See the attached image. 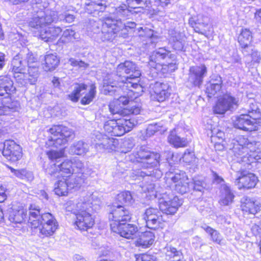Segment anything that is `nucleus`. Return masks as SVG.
<instances>
[{"label": "nucleus", "mask_w": 261, "mask_h": 261, "mask_svg": "<svg viewBox=\"0 0 261 261\" xmlns=\"http://www.w3.org/2000/svg\"><path fill=\"white\" fill-rule=\"evenodd\" d=\"M171 39L173 42V47L177 50H181L184 48V44L182 40V34L176 32L174 30L170 31Z\"/></svg>", "instance_id": "ea45409f"}, {"label": "nucleus", "mask_w": 261, "mask_h": 261, "mask_svg": "<svg viewBox=\"0 0 261 261\" xmlns=\"http://www.w3.org/2000/svg\"><path fill=\"white\" fill-rule=\"evenodd\" d=\"M171 60H168L167 62H165L161 67L160 69L163 70V72H172L174 71L177 68V66L175 62H171ZM173 61L174 60H171Z\"/></svg>", "instance_id": "603ef678"}, {"label": "nucleus", "mask_w": 261, "mask_h": 261, "mask_svg": "<svg viewBox=\"0 0 261 261\" xmlns=\"http://www.w3.org/2000/svg\"><path fill=\"white\" fill-rule=\"evenodd\" d=\"M166 130V127L164 126L162 122L158 123H153L148 125L146 129V134L149 136H151L155 133L160 132L161 133Z\"/></svg>", "instance_id": "a19ab883"}, {"label": "nucleus", "mask_w": 261, "mask_h": 261, "mask_svg": "<svg viewBox=\"0 0 261 261\" xmlns=\"http://www.w3.org/2000/svg\"><path fill=\"white\" fill-rule=\"evenodd\" d=\"M22 54V58L24 61L26 62V65H28V69L27 71L30 72L32 69L36 67L37 69V78L39 76V63L38 62V58L36 55L34 54L32 52H29L27 50H23L20 52Z\"/></svg>", "instance_id": "a878e982"}, {"label": "nucleus", "mask_w": 261, "mask_h": 261, "mask_svg": "<svg viewBox=\"0 0 261 261\" xmlns=\"http://www.w3.org/2000/svg\"><path fill=\"white\" fill-rule=\"evenodd\" d=\"M33 8H39L40 11L37 12L29 22V26L38 32L40 39L44 42H52L55 40L62 32L60 27H48L51 23L58 20L57 12L41 8L39 4L36 3Z\"/></svg>", "instance_id": "f257e3e1"}, {"label": "nucleus", "mask_w": 261, "mask_h": 261, "mask_svg": "<svg viewBox=\"0 0 261 261\" xmlns=\"http://www.w3.org/2000/svg\"><path fill=\"white\" fill-rule=\"evenodd\" d=\"M174 55L167 49L165 47L159 48L153 51L149 57L148 65L154 70H156L154 73H157V71L160 70V67L168 60H174Z\"/></svg>", "instance_id": "2eb2a0df"}, {"label": "nucleus", "mask_w": 261, "mask_h": 261, "mask_svg": "<svg viewBox=\"0 0 261 261\" xmlns=\"http://www.w3.org/2000/svg\"><path fill=\"white\" fill-rule=\"evenodd\" d=\"M10 170L16 176L20 179H24L25 177L30 178L31 180L33 178L32 173L27 172L25 170H15L12 168H10Z\"/></svg>", "instance_id": "3c124183"}, {"label": "nucleus", "mask_w": 261, "mask_h": 261, "mask_svg": "<svg viewBox=\"0 0 261 261\" xmlns=\"http://www.w3.org/2000/svg\"><path fill=\"white\" fill-rule=\"evenodd\" d=\"M243 100L244 102L246 103L248 114L258 117V119H261L260 113L254 99L252 97H249V95H247L244 97Z\"/></svg>", "instance_id": "473e14b6"}, {"label": "nucleus", "mask_w": 261, "mask_h": 261, "mask_svg": "<svg viewBox=\"0 0 261 261\" xmlns=\"http://www.w3.org/2000/svg\"><path fill=\"white\" fill-rule=\"evenodd\" d=\"M138 30L140 37H145L151 38L153 36V31L145 27L143 29L142 27H140Z\"/></svg>", "instance_id": "864d4df0"}, {"label": "nucleus", "mask_w": 261, "mask_h": 261, "mask_svg": "<svg viewBox=\"0 0 261 261\" xmlns=\"http://www.w3.org/2000/svg\"><path fill=\"white\" fill-rule=\"evenodd\" d=\"M134 154L136 162L139 163L142 168L152 169L147 172L141 171V176H143L142 173H144L147 176H152L156 178L162 176V171L156 168L159 164L160 155L159 153L151 152L148 147L142 146L136 149Z\"/></svg>", "instance_id": "0eeeda50"}, {"label": "nucleus", "mask_w": 261, "mask_h": 261, "mask_svg": "<svg viewBox=\"0 0 261 261\" xmlns=\"http://www.w3.org/2000/svg\"><path fill=\"white\" fill-rule=\"evenodd\" d=\"M69 188V182H67V179L63 178L55 184L54 192L58 196H65L68 193Z\"/></svg>", "instance_id": "f704fd0d"}, {"label": "nucleus", "mask_w": 261, "mask_h": 261, "mask_svg": "<svg viewBox=\"0 0 261 261\" xmlns=\"http://www.w3.org/2000/svg\"><path fill=\"white\" fill-rule=\"evenodd\" d=\"M116 207V205H115ZM115 210V222H117L118 233L126 239H133L138 232V226L133 224H126L123 222L130 219L129 212L122 205L118 204Z\"/></svg>", "instance_id": "1a4fd4ad"}, {"label": "nucleus", "mask_w": 261, "mask_h": 261, "mask_svg": "<svg viewBox=\"0 0 261 261\" xmlns=\"http://www.w3.org/2000/svg\"><path fill=\"white\" fill-rule=\"evenodd\" d=\"M103 0H87L85 3V10L89 14L93 16L99 15V13L103 12L106 6Z\"/></svg>", "instance_id": "5701e85b"}, {"label": "nucleus", "mask_w": 261, "mask_h": 261, "mask_svg": "<svg viewBox=\"0 0 261 261\" xmlns=\"http://www.w3.org/2000/svg\"><path fill=\"white\" fill-rule=\"evenodd\" d=\"M89 151V145L82 140L74 142L69 148V153L71 155L84 156Z\"/></svg>", "instance_id": "bb28decb"}, {"label": "nucleus", "mask_w": 261, "mask_h": 261, "mask_svg": "<svg viewBox=\"0 0 261 261\" xmlns=\"http://www.w3.org/2000/svg\"><path fill=\"white\" fill-rule=\"evenodd\" d=\"M136 261H155L150 255L142 254L136 255Z\"/></svg>", "instance_id": "e2e57ef3"}, {"label": "nucleus", "mask_w": 261, "mask_h": 261, "mask_svg": "<svg viewBox=\"0 0 261 261\" xmlns=\"http://www.w3.org/2000/svg\"><path fill=\"white\" fill-rule=\"evenodd\" d=\"M216 80L217 81V83H215L214 80H212L207 85L206 91L210 97L214 96L221 89L222 83L221 77L220 76L216 75Z\"/></svg>", "instance_id": "e433bc0d"}, {"label": "nucleus", "mask_w": 261, "mask_h": 261, "mask_svg": "<svg viewBox=\"0 0 261 261\" xmlns=\"http://www.w3.org/2000/svg\"><path fill=\"white\" fill-rule=\"evenodd\" d=\"M116 71L123 86L128 88L130 92L136 93L138 96L139 92L142 91V88L137 83L141 72L136 65L132 61H126L118 65Z\"/></svg>", "instance_id": "423d86ee"}, {"label": "nucleus", "mask_w": 261, "mask_h": 261, "mask_svg": "<svg viewBox=\"0 0 261 261\" xmlns=\"http://www.w3.org/2000/svg\"><path fill=\"white\" fill-rule=\"evenodd\" d=\"M201 227L211 237V239L213 242L219 245L221 244L223 238L217 230L206 224L202 225Z\"/></svg>", "instance_id": "58836bf2"}, {"label": "nucleus", "mask_w": 261, "mask_h": 261, "mask_svg": "<svg viewBox=\"0 0 261 261\" xmlns=\"http://www.w3.org/2000/svg\"><path fill=\"white\" fill-rule=\"evenodd\" d=\"M235 127L245 131H255L261 129V119L250 114H241L233 120Z\"/></svg>", "instance_id": "4468645a"}, {"label": "nucleus", "mask_w": 261, "mask_h": 261, "mask_svg": "<svg viewBox=\"0 0 261 261\" xmlns=\"http://www.w3.org/2000/svg\"><path fill=\"white\" fill-rule=\"evenodd\" d=\"M257 182L258 178L254 174L243 171L237 173L234 183L239 190H248L254 188Z\"/></svg>", "instance_id": "f3484780"}, {"label": "nucleus", "mask_w": 261, "mask_h": 261, "mask_svg": "<svg viewBox=\"0 0 261 261\" xmlns=\"http://www.w3.org/2000/svg\"><path fill=\"white\" fill-rule=\"evenodd\" d=\"M6 188L2 186H0V202H3L7 199V195L6 194Z\"/></svg>", "instance_id": "774afa93"}, {"label": "nucleus", "mask_w": 261, "mask_h": 261, "mask_svg": "<svg viewBox=\"0 0 261 261\" xmlns=\"http://www.w3.org/2000/svg\"><path fill=\"white\" fill-rule=\"evenodd\" d=\"M248 49L252 51L251 56L252 57V61L256 63H259L261 59L259 53L256 50H253L252 46L248 48Z\"/></svg>", "instance_id": "0e129e2a"}, {"label": "nucleus", "mask_w": 261, "mask_h": 261, "mask_svg": "<svg viewBox=\"0 0 261 261\" xmlns=\"http://www.w3.org/2000/svg\"><path fill=\"white\" fill-rule=\"evenodd\" d=\"M61 176L68 177L73 174L71 159H66L59 164Z\"/></svg>", "instance_id": "c9c22d12"}, {"label": "nucleus", "mask_w": 261, "mask_h": 261, "mask_svg": "<svg viewBox=\"0 0 261 261\" xmlns=\"http://www.w3.org/2000/svg\"><path fill=\"white\" fill-rule=\"evenodd\" d=\"M165 182L170 188H174L178 193L185 194L193 189L201 192L204 188L205 183L202 180L194 177L193 182H190L186 173L179 170L170 171L166 173Z\"/></svg>", "instance_id": "20e7f679"}, {"label": "nucleus", "mask_w": 261, "mask_h": 261, "mask_svg": "<svg viewBox=\"0 0 261 261\" xmlns=\"http://www.w3.org/2000/svg\"><path fill=\"white\" fill-rule=\"evenodd\" d=\"M132 200V196L129 191L122 192L118 194L116 197V200L120 204L129 203Z\"/></svg>", "instance_id": "a18cd8bd"}, {"label": "nucleus", "mask_w": 261, "mask_h": 261, "mask_svg": "<svg viewBox=\"0 0 261 261\" xmlns=\"http://www.w3.org/2000/svg\"><path fill=\"white\" fill-rule=\"evenodd\" d=\"M75 17L73 15L67 13H65L64 14H61L59 16H58V19H59L60 20H64L65 22L68 23H71L74 20Z\"/></svg>", "instance_id": "13d9d810"}, {"label": "nucleus", "mask_w": 261, "mask_h": 261, "mask_svg": "<svg viewBox=\"0 0 261 261\" xmlns=\"http://www.w3.org/2000/svg\"><path fill=\"white\" fill-rule=\"evenodd\" d=\"M77 39L75 31L71 29H68L63 32L59 41L60 42L67 43L73 42Z\"/></svg>", "instance_id": "79ce46f5"}, {"label": "nucleus", "mask_w": 261, "mask_h": 261, "mask_svg": "<svg viewBox=\"0 0 261 261\" xmlns=\"http://www.w3.org/2000/svg\"><path fill=\"white\" fill-rule=\"evenodd\" d=\"M155 187L156 186L154 184L151 183L144 185L142 188L144 193H148L147 196H149L150 198L152 197L155 198L158 196Z\"/></svg>", "instance_id": "de8ad7c7"}, {"label": "nucleus", "mask_w": 261, "mask_h": 261, "mask_svg": "<svg viewBox=\"0 0 261 261\" xmlns=\"http://www.w3.org/2000/svg\"><path fill=\"white\" fill-rule=\"evenodd\" d=\"M26 216L27 210L23 207L22 205H13L9 212V220L12 223H21L24 220Z\"/></svg>", "instance_id": "4be33fe9"}, {"label": "nucleus", "mask_w": 261, "mask_h": 261, "mask_svg": "<svg viewBox=\"0 0 261 261\" xmlns=\"http://www.w3.org/2000/svg\"><path fill=\"white\" fill-rule=\"evenodd\" d=\"M58 225L42 224L39 225L38 227L39 236L41 238H44L52 236L58 228Z\"/></svg>", "instance_id": "4c0bfd02"}, {"label": "nucleus", "mask_w": 261, "mask_h": 261, "mask_svg": "<svg viewBox=\"0 0 261 261\" xmlns=\"http://www.w3.org/2000/svg\"><path fill=\"white\" fill-rule=\"evenodd\" d=\"M129 104L128 106L121 110L115 112V136H121L126 132H129L134 125L130 119L125 118H118L116 115L126 116L130 114L137 115L141 111V106L136 101L129 102L126 96H120L115 100V106H119L120 108Z\"/></svg>", "instance_id": "7ed1b4c3"}, {"label": "nucleus", "mask_w": 261, "mask_h": 261, "mask_svg": "<svg viewBox=\"0 0 261 261\" xmlns=\"http://www.w3.org/2000/svg\"><path fill=\"white\" fill-rule=\"evenodd\" d=\"M192 245L195 248H200L204 244L202 239L198 236H195L192 239Z\"/></svg>", "instance_id": "680f3d73"}, {"label": "nucleus", "mask_w": 261, "mask_h": 261, "mask_svg": "<svg viewBox=\"0 0 261 261\" xmlns=\"http://www.w3.org/2000/svg\"><path fill=\"white\" fill-rule=\"evenodd\" d=\"M44 62L42 63L43 68L46 71H49L57 67L60 60L56 55L49 54L44 56Z\"/></svg>", "instance_id": "7c9ffc66"}, {"label": "nucleus", "mask_w": 261, "mask_h": 261, "mask_svg": "<svg viewBox=\"0 0 261 261\" xmlns=\"http://www.w3.org/2000/svg\"><path fill=\"white\" fill-rule=\"evenodd\" d=\"M134 145V143L132 140L126 139L122 142L121 146L123 149L121 151L126 153L129 151L133 147Z\"/></svg>", "instance_id": "5fc2aeb1"}, {"label": "nucleus", "mask_w": 261, "mask_h": 261, "mask_svg": "<svg viewBox=\"0 0 261 261\" xmlns=\"http://www.w3.org/2000/svg\"><path fill=\"white\" fill-rule=\"evenodd\" d=\"M242 94H238L236 96L231 93H226L222 97L219 98L216 106L214 107V112L216 114H223L227 111L237 108L241 100Z\"/></svg>", "instance_id": "ddd939ff"}, {"label": "nucleus", "mask_w": 261, "mask_h": 261, "mask_svg": "<svg viewBox=\"0 0 261 261\" xmlns=\"http://www.w3.org/2000/svg\"><path fill=\"white\" fill-rule=\"evenodd\" d=\"M159 204L162 212L167 215H173L176 212L178 207L182 204V200L179 199L177 196L164 194L160 199Z\"/></svg>", "instance_id": "dca6fc26"}, {"label": "nucleus", "mask_w": 261, "mask_h": 261, "mask_svg": "<svg viewBox=\"0 0 261 261\" xmlns=\"http://www.w3.org/2000/svg\"><path fill=\"white\" fill-rule=\"evenodd\" d=\"M29 223L32 228H38L39 225H58V223L52 214L49 213L42 214L38 206L31 205L30 207Z\"/></svg>", "instance_id": "f8f14e48"}, {"label": "nucleus", "mask_w": 261, "mask_h": 261, "mask_svg": "<svg viewBox=\"0 0 261 261\" xmlns=\"http://www.w3.org/2000/svg\"><path fill=\"white\" fill-rule=\"evenodd\" d=\"M211 129L212 140L216 143H220L223 142L224 138V133L217 128Z\"/></svg>", "instance_id": "49530a36"}, {"label": "nucleus", "mask_w": 261, "mask_h": 261, "mask_svg": "<svg viewBox=\"0 0 261 261\" xmlns=\"http://www.w3.org/2000/svg\"><path fill=\"white\" fill-rule=\"evenodd\" d=\"M3 155L8 160L15 162L22 157L21 147L13 140H7L4 143Z\"/></svg>", "instance_id": "6ab92c4d"}, {"label": "nucleus", "mask_w": 261, "mask_h": 261, "mask_svg": "<svg viewBox=\"0 0 261 261\" xmlns=\"http://www.w3.org/2000/svg\"><path fill=\"white\" fill-rule=\"evenodd\" d=\"M64 154V151L63 149L59 150H51L46 153L48 158L52 161L51 162L57 161L58 159L63 157Z\"/></svg>", "instance_id": "8fccbe9b"}, {"label": "nucleus", "mask_w": 261, "mask_h": 261, "mask_svg": "<svg viewBox=\"0 0 261 261\" xmlns=\"http://www.w3.org/2000/svg\"><path fill=\"white\" fill-rule=\"evenodd\" d=\"M207 71V68L204 65L191 67L189 69V82L194 86L200 87Z\"/></svg>", "instance_id": "412c9836"}, {"label": "nucleus", "mask_w": 261, "mask_h": 261, "mask_svg": "<svg viewBox=\"0 0 261 261\" xmlns=\"http://www.w3.org/2000/svg\"><path fill=\"white\" fill-rule=\"evenodd\" d=\"M70 64L72 66L79 67L85 69L87 67L88 64L82 61H79L73 58H70L69 60Z\"/></svg>", "instance_id": "4d7b16f0"}, {"label": "nucleus", "mask_w": 261, "mask_h": 261, "mask_svg": "<svg viewBox=\"0 0 261 261\" xmlns=\"http://www.w3.org/2000/svg\"><path fill=\"white\" fill-rule=\"evenodd\" d=\"M166 257H169V261L171 259H174L177 256H181V252L177 251L175 248L171 246H166L164 249Z\"/></svg>", "instance_id": "c03bdc74"}, {"label": "nucleus", "mask_w": 261, "mask_h": 261, "mask_svg": "<svg viewBox=\"0 0 261 261\" xmlns=\"http://www.w3.org/2000/svg\"><path fill=\"white\" fill-rule=\"evenodd\" d=\"M221 199L220 203L223 205L231 204L233 200L234 195L229 186L226 184H222L220 188Z\"/></svg>", "instance_id": "c85d7f7f"}, {"label": "nucleus", "mask_w": 261, "mask_h": 261, "mask_svg": "<svg viewBox=\"0 0 261 261\" xmlns=\"http://www.w3.org/2000/svg\"><path fill=\"white\" fill-rule=\"evenodd\" d=\"M113 83L109 84L108 82L106 81L103 84V93L105 95L110 94L112 95L114 93V86L112 85Z\"/></svg>", "instance_id": "bf43d9fd"}, {"label": "nucleus", "mask_w": 261, "mask_h": 261, "mask_svg": "<svg viewBox=\"0 0 261 261\" xmlns=\"http://www.w3.org/2000/svg\"><path fill=\"white\" fill-rule=\"evenodd\" d=\"M101 202L93 193H88L76 203L73 213L76 216L75 225L81 230H87L94 225L91 213L99 210Z\"/></svg>", "instance_id": "f03ea898"}, {"label": "nucleus", "mask_w": 261, "mask_h": 261, "mask_svg": "<svg viewBox=\"0 0 261 261\" xmlns=\"http://www.w3.org/2000/svg\"><path fill=\"white\" fill-rule=\"evenodd\" d=\"M154 239V233L151 231H147L141 233L137 240L136 245L143 248H148L153 243Z\"/></svg>", "instance_id": "c756f323"}, {"label": "nucleus", "mask_w": 261, "mask_h": 261, "mask_svg": "<svg viewBox=\"0 0 261 261\" xmlns=\"http://www.w3.org/2000/svg\"><path fill=\"white\" fill-rule=\"evenodd\" d=\"M22 54L19 53L14 57L11 64V69L16 82L22 86L28 84L34 85L37 81V69H32L30 72H25L26 62L23 60Z\"/></svg>", "instance_id": "6e6552de"}, {"label": "nucleus", "mask_w": 261, "mask_h": 261, "mask_svg": "<svg viewBox=\"0 0 261 261\" xmlns=\"http://www.w3.org/2000/svg\"><path fill=\"white\" fill-rule=\"evenodd\" d=\"M231 148L238 162L250 164L261 159V152L258 150L255 142H251L244 136H240L233 139Z\"/></svg>", "instance_id": "39448f33"}, {"label": "nucleus", "mask_w": 261, "mask_h": 261, "mask_svg": "<svg viewBox=\"0 0 261 261\" xmlns=\"http://www.w3.org/2000/svg\"><path fill=\"white\" fill-rule=\"evenodd\" d=\"M150 97L152 100L162 102L170 96L169 86L167 83L159 82L150 86Z\"/></svg>", "instance_id": "a211bd4d"}, {"label": "nucleus", "mask_w": 261, "mask_h": 261, "mask_svg": "<svg viewBox=\"0 0 261 261\" xmlns=\"http://www.w3.org/2000/svg\"><path fill=\"white\" fill-rule=\"evenodd\" d=\"M46 174L50 176H58L57 174H60V168L58 162L53 163L51 162L49 166L45 169Z\"/></svg>", "instance_id": "09e8293b"}, {"label": "nucleus", "mask_w": 261, "mask_h": 261, "mask_svg": "<svg viewBox=\"0 0 261 261\" xmlns=\"http://www.w3.org/2000/svg\"><path fill=\"white\" fill-rule=\"evenodd\" d=\"M251 231L254 236L261 237V225H253L251 227Z\"/></svg>", "instance_id": "69168bd1"}, {"label": "nucleus", "mask_w": 261, "mask_h": 261, "mask_svg": "<svg viewBox=\"0 0 261 261\" xmlns=\"http://www.w3.org/2000/svg\"><path fill=\"white\" fill-rule=\"evenodd\" d=\"M72 91L68 97L73 102H77L82 97L81 103L83 105L90 103L95 97L96 94V87L94 85L90 86L84 83H75L73 85Z\"/></svg>", "instance_id": "9d476101"}, {"label": "nucleus", "mask_w": 261, "mask_h": 261, "mask_svg": "<svg viewBox=\"0 0 261 261\" xmlns=\"http://www.w3.org/2000/svg\"><path fill=\"white\" fill-rule=\"evenodd\" d=\"M85 177L82 176H79L77 178H74L73 179H71L69 184V188L73 189L75 187H79L83 182Z\"/></svg>", "instance_id": "6e6d98bb"}, {"label": "nucleus", "mask_w": 261, "mask_h": 261, "mask_svg": "<svg viewBox=\"0 0 261 261\" xmlns=\"http://www.w3.org/2000/svg\"><path fill=\"white\" fill-rule=\"evenodd\" d=\"M168 142L176 147H185L188 144V141L185 138H181L176 134L175 130L171 131L168 138Z\"/></svg>", "instance_id": "72a5a7b5"}, {"label": "nucleus", "mask_w": 261, "mask_h": 261, "mask_svg": "<svg viewBox=\"0 0 261 261\" xmlns=\"http://www.w3.org/2000/svg\"><path fill=\"white\" fill-rule=\"evenodd\" d=\"M49 132L52 136L48 140V144L56 148L65 144L74 136L72 129L62 125L53 126Z\"/></svg>", "instance_id": "9b49d317"}, {"label": "nucleus", "mask_w": 261, "mask_h": 261, "mask_svg": "<svg viewBox=\"0 0 261 261\" xmlns=\"http://www.w3.org/2000/svg\"><path fill=\"white\" fill-rule=\"evenodd\" d=\"M113 124V120H110L107 121L104 125V129L105 131L111 137L113 136L112 134L114 129L113 126L112 125Z\"/></svg>", "instance_id": "052dcab7"}, {"label": "nucleus", "mask_w": 261, "mask_h": 261, "mask_svg": "<svg viewBox=\"0 0 261 261\" xmlns=\"http://www.w3.org/2000/svg\"><path fill=\"white\" fill-rule=\"evenodd\" d=\"M252 39V35L251 32L247 29H242V31L238 37V41L242 47L244 49L251 47V42Z\"/></svg>", "instance_id": "2f4dec72"}, {"label": "nucleus", "mask_w": 261, "mask_h": 261, "mask_svg": "<svg viewBox=\"0 0 261 261\" xmlns=\"http://www.w3.org/2000/svg\"><path fill=\"white\" fill-rule=\"evenodd\" d=\"M15 90L13 82L8 76H0V96L10 94Z\"/></svg>", "instance_id": "cd10ccee"}, {"label": "nucleus", "mask_w": 261, "mask_h": 261, "mask_svg": "<svg viewBox=\"0 0 261 261\" xmlns=\"http://www.w3.org/2000/svg\"><path fill=\"white\" fill-rule=\"evenodd\" d=\"M73 174H81L84 177L91 176L93 173L92 169L87 166V164L76 158H72Z\"/></svg>", "instance_id": "393cba45"}, {"label": "nucleus", "mask_w": 261, "mask_h": 261, "mask_svg": "<svg viewBox=\"0 0 261 261\" xmlns=\"http://www.w3.org/2000/svg\"><path fill=\"white\" fill-rule=\"evenodd\" d=\"M193 153L189 151L185 152L183 155V160L187 163H191L193 161Z\"/></svg>", "instance_id": "338daca9"}, {"label": "nucleus", "mask_w": 261, "mask_h": 261, "mask_svg": "<svg viewBox=\"0 0 261 261\" xmlns=\"http://www.w3.org/2000/svg\"><path fill=\"white\" fill-rule=\"evenodd\" d=\"M146 226L151 229H156L164 221L161 212L157 208L150 207L147 208L143 215Z\"/></svg>", "instance_id": "aec40b11"}, {"label": "nucleus", "mask_w": 261, "mask_h": 261, "mask_svg": "<svg viewBox=\"0 0 261 261\" xmlns=\"http://www.w3.org/2000/svg\"><path fill=\"white\" fill-rule=\"evenodd\" d=\"M241 208L244 213L255 215L260 211L261 206L258 202L246 197L242 199Z\"/></svg>", "instance_id": "b1692460"}, {"label": "nucleus", "mask_w": 261, "mask_h": 261, "mask_svg": "<svg viewBox=\"0 0 261 261\" xmlns=\"http://www.w3.org/2000/svg\"><path fill=\"white\" fill-rule=\"evenodd\" d=\"M115 31L119 30H125L128 31V29L134 28L136 24L134 22L128 21L127 22L122 23L121 19L120 20H115Z\"/></svg>", "instance_id": "37998d69"}]
</instances>
